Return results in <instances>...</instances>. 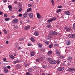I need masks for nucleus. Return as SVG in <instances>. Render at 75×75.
Masks as SVG:
<instances>
[{
    "instance_id": "obj_1",
    "label": "nucleus",
    "mask_w": 75,
    "mask_h": 75,
    "mask_svg": "<svg viewBox=\"0 0 75 75\" xmlns=\"http://www.w3.org/2000/svg\"><path fill=\"white\" fill-rule=\"evenodd\" d=\"M57 18L56 17H53L50 18V20H49L47 21V23H49L52 22V21H55V20H57Z\"/></svg>"
},
{
    "instance_id": "obj_2",
    "label": "nucleus",
    "mask_w": 75,
    "mask_h": 75,
    "mask_svg": "<svg viewBox=\"0 0 75 75\" xmlns=\"http://www.w3.org/2000/svg\"><path fill=\"white\" fill-rule=\"evenodd\" d=\"M68 37L71 38H75V35L73 34H69L68 35Z\"/></svg>"
},
{
    "instance_id": "obj_3",
    "label": "nucleus",
    "mask_w": 75,
    "mask_h": 75,
    "mask_svg": "<svg viewBox=\"0 0 75 75\" xmlns=\"http://www.w3.org/2000/svg\"><path fill=\"white\" fill-rule=\"evenodd\" d=\"M50 33V35H57L58 34L57 32L55 31H51Z\"/></svg>"
},
{
    "instance_id": "obj_4",
    "label": "nucleus",
    "mask_w": 75,
    "mask_h": 75,
    "mask_svg": "<svg viewBox=\"0 0 75 75\" xmlns=\"http://www.w3.org/2000/svg\"><path fill=\"white\" fill-rule=\"evenodd\" d=\"M67 71H69V72H73V71H75V68H71L68 69Z\"/></svg>"
},
{
    "instance_id": "obj_5",
    "label": "nucleus",
    "mask_w": 75,
    "mask_h": 75,
    "mask_svg": "<svg viewBox=\"0 0 75 75\" xmlns=\"http://www.w3.org/2000/svg\"><path fill=\"white\" fill-rule=\"evenodd\" d=\"M50 63L52 64H57V61L55 60H50Z\"/></svg>"
},
{
    "instance_id": "obj_6",
    "label": "nucleus",
    "mask_w": 75,
    "mask_h": 75,
    "mask_svg": "<svg viewBox=\"0 0 75 75\" xmlns=\"http://www.w3.org/2000/svg\"><path fill=\"white\" fill-rule=\"evenodd\" d=\"M64 68L63 67H59L58 68L57 70L58 71H64Z\"/></svg>"
},
{
    "instance_id": "obj_7",
    "label": "nucleus",
    "mask_w": 75,
    "mask_h": 75,
    "mask_svg": "<svg viewBox=\"0 0 75 75\" xmlns=\"http://www.w3.org/2000/svg\"><path fill=\"white\" fill-rule=\"evenodd\" d=\"M18 22V19H14L12 21V23L13 24H16V23H17Z\"/></svg>"
},
{
    "instance_id": "obj_8",
    "label": "nucleus",
    "mask_w": 75,
    "mask_h": 75,
    "mask_svg": "<svg viewBox=\"0 0 75 75\" xmlns=\"http://www.w3.org/2000/svg\"><path fill=\"white\" fill-rule=\"evenodd\" d=\"M28 14V13L27 12H25L24 13L23 16V17L24 18H25L27 17V15Z\"/></svg>"
},
{
    "instance_id": "obj_9",
    "label": "nucleus",
    "mask_w": 75,
    "mask_h": 75,
    "mask_svg": "<svg viewBox=\"0 0 75 75\" xmlns=\"http://www.w3.org/2000/svg\"><path fill=\"white\" fill-rule=\"evenodd\" d=\"M64 14L66 15H70L71 13L69 11H66L64 12Z\"/></svg>"
},
{
    "instance_id": "obj_10",
    "label": "nucleus",
    "mask_w": 75,
    "mask_h": 75,
    "mask_svg": "<svg viewBox=\"0 0 75 75\" xmlns=\"http://www.w3.org/2000/svg\"><path fill=\"white\" fill-rule=\"evenodd\" d=\"M8 8L9 9V10L10 11H12V9L13 8L12 6L9 5L8 6Z\"/></svg>"
},
{
    "instance_id": "obj_11",
    "label": "nucleus",
    "mask_w": 75,
    "mask_h": 75,
    "mask_svg": "<svg viewBox=\"0 0 75 75\" xmlns=\"http://www.w3.org/2000/svg\"><path fill=\"white\" fill-rule=\"evenodd\" d=\"M4 71L5 73H7L8 72V70L6 69V67H4Z\"/></svg>"
},
{
    "instance_id": "obj_12",
    "label": "nucleus",
    "mask_w": 75,
    "mask_h": 75,
    "mask_svg": "<svg viewBox=\"0 0 75 75\" xmlns=\"http://www.w3.org/2000/svg\"><path fill=\"white\" fill-rule=\"evenodd\" d=\"M37 17L38 18L40 19L41 17V16L39 13H37Z\"/></svg>"
},
{
    "instance_id": "obj_13",
    "label": "nucleus",
    "mask_w": 75,
    "mask_h": 75,
    "mask_svg": "<svg viewBox=\"0 0 75 75\" xmlns=\"http://www.w3.org/2000/svg\"><path fill=\"white\" fill-rule=\"evenodd\" d=\"M29 16L30 18H33V13H30L29 14Z\"/></svg>"
},
{
    "instance_id": "obj_14",
    "label": "nucleus",
    "mask_w": 75,
    "mask_h": 75,
    "mask_svg": "<svg viewBox=\"0 0 75 75\" xmlns=\"http://www.w3.org/2000/svg\"><path fill=\"white\" fill-rule=\"evenodd\" d=\"M56 52L57 54V56H60V53H59V52L57 50L56 51Z\"/></svg>"
},
{
    "instance_id": "obj_15",
    "label": "nucleus",
    "mask_w": 75,
    "mask_h": 75,
    "mask_svg": "<svg viewBox=\"0 0 75 75\" xmlns=\"http://www.w3.org/2000/svg\"><path fill=\"white\" fill-rule=\"evenodd\" d=\"M34 35L35 36H38L39 35V33L37 32H35L34 33Z\"/></svg>"
},
{
    "instance_id": "obj_16",
    "label": "nucleus",
    "mask_w": 75,
    "mask_h": 75,
    "mask_svg": "<svg viewBox=\"0 0 75 75\" xmlns=\"http://www.w3.org/2000/svg\"><path fill=\"white\" fill-rule=\"evenodd\" d=\"M65 30H66V31H69V30H70V29H69V28L67 27H66L65 28Z\"/></svg>"
},
{
    "instance_id": "obj_17",
    "label": "nucleus",
    "mask_w": 75,
    "mask_h": 75,
    "mask_svg": "<svg viewBox=\"0 0 75 75\" xmlns=\"http://www.w3.org/2000/svg\"><path fill=\"white\" fill-rule=\"evenodd\" d=\"M72 59V57L70 56L67 59L68 61H71Z\"/></svg>"
},
{
    "instance_id": "obj_18",
    "label": "nucleus",
    "mask_w": 75,
    "mask_h": 75,
    "mask_svg": "<svg viewBox=\"0 0 75 75\" xmlns=\"http://www.w3.org/2000/svg\"><path fill=\"white\" fill-rule=\"evenodd\" d=\"M30 55L31 56H34L35 55V53H34V52H30Z\"/></svg>"
},
{
    "instance_id": "obj_19",
    "label": "nucleus",
    "mask_w": 75,
    "mask_h": 75,
    "mask_svg": "<svg viewBox=\"0 0 75 75\" xmlns=\"http://www.w3.org/2000/svg\"><path fill=\"white\" fill-rule=\"evenodd\" d=\"M52 53V52L51 51H50L48 52H47V54L48 55H51Z\"/></svg>"
},
{
    "instance_id": "obj_20",
    "label": "nucleus",
    "mask_w": 75,
    "mask_h": 75,
    "mask_svg": "<svg viewBox=\"0 0 75 75\" xmlns=\"http://www.w3.org/2000/svg\"><path fill=\"white\" fill-rule=\"evenodd\" d=\"M18 62H19V60H17L16 61H14L13 62V64H16V63H18Z\"/></svg>"
},
{
    "instance_id": "obj_21",
    "label": "nucleus",
    "mask_w": 75,
    "mask_h": 75,
    "mask_svg": "<svg viewBox=\"0 0 75 75\" xmlns=\"http://www.w3.org/2000/svg\"><path fill=\"white\" fill-rule=\"evenodd\" d=\"M38 47H39V48H42V44H41V43H38Z\"/></svg>"
},
{
    "instance_id": "obj_22",
    "label": "nucleus",
    "mask_w": 75,
    "mask_h": 75,
    "mask_svg": "<svg viewBox=\"0 0 75 75\" xmlns=\"http://www.w3.org/2000/svg\"><path fill=\"white\" fill-rule=\"evenodd\" d=\"M9 56L10 57V58H11V59H14V56L10 54L9 55Z\"/></svg>"
},
{
    "instance_id": "obj_23",
    "label": "nucleus",
    "mask_w": 75,
    "mask_h": 75,
    "mask_svg": "<svg viewBox=\"0 0 75 75\" xmlns=\"http://www.w3.org/2000/svg\"><path fill=\"white\" fill-rule=\"evenodd\" d=\"M30 26H27L25 28V30H28V29H30Z\"/></svg>"
},
{
    "instance_id": "obj_24",
    "label": "nucleus",
    "mask_w": 75,
    "mask_h": 75,
    "mask_svg": "<svg viewBox=\"0 0 75 75\" xmlns=\"http://www.w3.org/2000/svg\"><path fill=\"white\" fill-rule=\"evenodd\" d=\"M31 11V8H30L27 9V12H30V11Z\"/></svg>"
},
{
    "instance_id": "obj_25",
    "label": "nucleus",
    "mask_w": 75,
    "mask_h": 75,
    "mask_svg": "<svg viewBox=\"0 0 75 75\" xmlns=\"http://www.w3.org/2000/svg\"><path fill=\"white\" fill-rule=\"evenodd\" d=\"M62 11V9H59V10H57V11H56V13H58L59 12H61Z\"/></svg>"
},
{
    "instance_id": "obj_26",
    "label": "nucleus",
    "mask_w": 75,
    "mask_h": 75,
    "mask_svg": "<svg viewBox=\"0 0 75 75\" xmlns=\"http://www.w3.org/2000/svg\"><path fill=\"white\" fill-rule=\"evenodd\" d=\"M30 40L32 42H34L35 41V40H34V38H30Z\"/></svg>"
},
{
    "instance_id": "obj_27",
    "label": "nucleus",
    "mask_w": 75,
    "mask_h": 75,
    "mask_svg": "<svg viewBox=\"0 0 75 75\" xmlns=\"http://www.w3.org/2000/svg\"><path fill=\"white\" fill-rule=\"evenodd\" d=\"M5 20L6 21H8L10 20V18H6L5 19Z\"/></svg>"
},
{
    "instance_id": "obj_28",
    "label": "nucleus",
    "mask_w": 75,
    "mask_h": 75,
    "mask_svg": "<svg viewBox=\"0 0 75 75\" xmlns=\"http://www.w3.org/2000/svg\"><path fill=\"white\" fill-rule=\"evenodd\" d=\"M73 29L75 30V23H74L73 25Z\"/></svg>"
},
{
    "instance_id": "obj_29",
    "label": "nucleus",
    "mask_w": 75,
    "mask_h": 75,
    "mask_svg": "<svg viewBox=\"0 0 75 75\" xmlns=\"http://www.w3.org/2000/svg\"><path fill=\"white\" fill-rule=\"evenodd\" d=\"M52 47H53V45L51 44L48 47L50 48H51Z\"/></svg>"
},
{
    "instance_id": "obj_30",
    "label": "nucleus",
    "mask_w": 75,
    "mask_h": 75,
    "mask_svg": "<svg viewBox=\"0 0 75 75\" xmlns=\"http://www.w3.org/2000/svg\"><path fill=\"white\" fill-rule=\"evenodd\" d=\"M35 5H36V4L35 3L33 4H32V6H33V7L35 8Z\"/></svg>"
},
{
    "instance_id": "obj_31",
    "label": "nucleus",
    "mask_w": 75,
    "mask_h": 75,
    "mask_svg": "<svg viewBox=\"0 0 75 75\" xmlns=\"http://www.w3.org/2000/svg\"><path fill=\"white\" fill-rule=\"evenodd\" d=\"M67 45H70L71 44V42L69 41H68L67 42Z\"/></svg>"
},
{
    "instance_id": "obj_32",
    "label": "nucleus",
    "mask_w": 75,
    "mask_h": 75,
    "mask_svg": "<svg viewBox=\"0 0 75 75\" xmlns=\"http://www.w3.org/2000/svg\"><path fill=\"white\" fill-rule=\"evenodd\" d=\"M64 56H60V59H64Z\"/></svg>"
},
{
    "instance_id": "obj_33",
    "label": "nucleus",
    "mask_w": 75,
    "mask_h": 75,
    "mask_svg": "<svg viewBox=\"0 0 75 75\" xmlns=\"http://www.w3.org/2000/svg\"><path fill=\"white\" fill-rule=\"evenodd\" d=\"M3 31L4 32V33H5V34H7V31H6V30H3Z\"/></svg>"
},
{
    "instance_id": "obj_34",
    "label": "nucleus",
    "mask_w": 75,
    "mask_h": 75,
    "mask_svg": "<svg viewBox=\"0 0 75 75\" xmlns=\"http://www.w3.org/2000/svg\"><path fill=\"white\" fill-rule=\"evenodd\" d=\"M22 10H23V9L22 8H20L19 9L18 11L19 12H21V11H22Z\"/></svg>"
},
{
    "instance_id": "obj_35",
    "label": "nucleus",
    "mask_w": 75,
    "mask_h": 75,
    "mask_svg": "<svg viewBox=\"0 0 75 75\" xmlns=\"http://www.w3.org/2000/svg\"><path fill=\"white\" fill-rule=\"evenodd\" d=\"M45 43L46 44H47V45H48V44H49V42L48 41H46L45 42Z\"/></svg>"
},
{
    "instance_id": "obj_36",
    "label": "nucleus",
    "mask_w": 75,
    "mask_h": 75,
    "mask_svg": "<svg viewBox=\"0 0 75 75\" xmlns=\"http://www.w3.org/2000/svg\"><path fill=\"white\" fill-rule=\"evenodd\" d=\"M51 3L53 5H54V0H52Z\"/></svg>"
},
{
    "instance_id": "obj_37",
    "label": "nucleus",
    "mask_w": 75,
    "mask_h": 75,
    "mask_svg": "<svg viewBox=\"0 0 75 75\" xmlns=\"http://www.w3.org/2000/svg\"><path fill=\"white\" fill-rule=\"evenodd\" d=\"M47 28H51V25H47Z\"/></svg>"
},
{
    "instance_id": "obj_38",
    "label": "nucleus",
    "mask_w": 75,
    "mask_h": 75,
    "mask_svg": "<svg viewBox=\"0 0 75 75\" xmlns=\"http://www.w3.org/2000/svg\"><path fill=\"white\" fill-rule=\"evenodd\" d=\"M30 64L29 63H28L25 65V67H27V66H29Z\"/></svg>"
},
{
    "instance_id": "obj_39",
    "label": "nucleus",
    "mask_w": 75,
    "mask_h": 75,
    "mask_svg": "<svg viewBox=\"0 0 75 75\" xmlns=\"http://www.w3.org/2000/svg\"><path fill=\"white\" fill-rule=\"evenodd\" d=\"M3 60L4 61V62H5L7 60V59H6V58H4L3 59Z\"/></svg>"
},
{
    "instance_id": "obj_40",
    "label": "nucleus",
    "mask_w": 75,
    "mask_h": 75,
    "mask_svg": "<svg viewBox=\"0 0 75 75\" xmlns=\"http://www.w3.org/2000/svg\"><path fill=\"white\" fill-rule=\"evenodd\" d=\"M62 6H58L57 7V8H62Z\"/></svg>"
},
{
    "instance_id": "obj_41",
    "label": "nucleus",
    "mask_w": 75,
    "mask_h": 75,
    "mask_svg": "<svg viewBox=\"0 0 75 75\" xmlns=\"http://www.w3.org/2000/svg\"><path fill=\"white\" fill-rule=\"evenodd\" d=\"M57 64H60V62L59 60L57 61Z\"/></svg>"
},
{
    "instance_id": "obj_42",
    "label": "nucleus",
    "mask_w": 75,
    "mask_h": 75,
    "mask_svg": "<svg viewBox=\"0 0 75 75\" xmlns=\"http://www.w3.org/2000/svg\"><path fill=\"white\" fill-rule=\"evenodd\" d=\"M18 16L19 17H21L22 16H23V14H20L18 15Z\"/></svg>"
},
{
    "instance_id": "obj_43",
    "label": "nucleus",
    "mask_w": 75,
    "mask_h": 75,
    "mask_svg": "<svg viewBox=\"0 0 75 75\" xmlns=\"http://www.w3.org/2000/svg\"><path fill=\"white\" fill-rule=\"evenodd\" d=\"M4 17H7V14H5L4 15Z\"/></svg>"
},
{
    "instance_id": "obj_44",
    "label": "nucleus",
    "mask_w": 75,
    "mask_h": 75,
    "mask_svg": "<svg viewBox=\"0 0 75 75\" xmlns=\"http://www.w3.org/2000/svg\"><path fill=\"white\" fill-rule=\"evenodd\" d=\"M42 67L43 68H46V66L44 65H42Z\"/></svg>"
},
{
    "instance_id": "obj_45",
    "label": "nucleus",
    "mask_w": 75,
    "mask_h": 75,
    "mask_svg": "<svg viewBox=\"0 0 75 75\" xmlns=\"http://www.w3.org/2000/svg\"><path fill=\"white\" fill-rule=\"evenodd\" d=\"M28 6L29 7H31V4H29L28 5Z\"/></svg>"
},
{
    "instance_id": "obj_46",
    "label": "nucleus",
    "mask_w": 75,
    "mask_h": 75,
    "mask_svg": "<svg viewBox=\"0 0 75 75\" xmlns=\"http://www.w3.org/2000/svg\"><path fill=\"white\" fill-rule=\"evenodd\" d=\"M47 60H48L49 61L51 60V58H47Z\"/></svg>"
},
{
    "instance_id": "obj_47",
    "label": "nucleus",
    "mask_w": 75,
    "mask_h": 75,
    "mask_svg": "<svg viewBox=\"0 0 75 75\" xmlns=\"http://www.w3.org/2000/svg\"><path fill=\"white\" fill-rule=\"evenodd\" d=\"M18 6H19V7H20L21 6V4L19 3L18 4Z\"/></svg>"
},
{
    "instance_id": "obj_48",
    "label": "nucleus",
    "mask_w": 75,
    "mask_h": 75,
    "mask_svg": "<svg viewBox=\"0 0 75 75\" xmlns=\"http://www.w3.org/2000/svg\"><path fill=\"white\" fill-rule=\"evenodd\" d=\"M7 68L8 69H10V68H11V67H10V66H8L7 67Z\"/></svg>"
},
{
    "instance_id": "obj_49",
    "label": "nucleus",
    "mask_w": 75,
    "mask_h": 75,
    "mask_svg": "<svg viewBox=\"0 0 75 75\" xmlns=\"http://www.w3.org/2000/svg\"><path fill=\"white\" fill-rule=\"evenodd\" d=\"M4 3H6V2H7V0H4L3 1Z\"/></svg>"
},
{
    "instance_id": "obj_50",
    "label": "nucleus",
    "mask_w": 75,
    "mask_h": 75,
    "mask_svg": "<svg viewBox=\"0 0 75 75\" xmlns=\"http://www.w3.org/2000/svg\"><path fill=\"white\" fill-rule=\"evenodd\" d=\"M26 75H30V73L28 72H27L26 73Z\"/></svg>"
},
{
    "instance_id": "obj_51",
    "label": "nucleus",
    "mask_w": 75,
    "mask_h": 75,
    "mask_svg": "<svg viewBox=\"0 0 75 75\" xmlns=\"http://www.w3.org/2000/svg\"><path fill=\"white\" fill-rule=\"evenodd\" d=\"M36 61L37 62H39V59H36Z\"/></svg>"
},
{
    "instance_id": "obj_52",
    "label": "nucleus",
    "mask_w": 75,
    "mask_h": 75,
    "mask_svg": "<svg viewBox=\"0 0 75 75\" xmlns=\"http://www.w3.org/2000/svg\"><path fill=\"white\" fill-rule=\"evenodd\" d=\"M2 13H3V12H0V15H1Z\"/></svg>"
},
{
    "instance_id": "obj_53",
    "label": "nucleus",
    "mask_w": 75,
    "mask_h": 75,
    "mask_svg": "<svg viewBox=\"0 0 75 75\" xmlns=\"http://www.w3.org/2000/svg\"><path fill=\"white\" fill-rule=\"evenodd\" d=\"M34 28H35L34 27H33L31 28V29L32 30H34Z\"/></svg>"
},
{
    "instance_id": "obj_54",
    "label": "nucleus",
    "mask_w": 75,
    "mask_h": 75,
    "mask_svg": "<svg viewBox=\"0 0 75 75\" xmlns=\"http://www.w3.org/2000/svg\"><path fill=\"white\" fill-rule=\"evenodd\" d=\"M28 46H31V44H28Z\"/></svg>"
},
{
    "instance_id": "obj_55",
    "label": "nucleus",
    "mask_w": 75,
    "mask_h": 75,
    "mask_svg": "<svg viewBox=\"0 0 75 75\" xmlns=\"http://www.w3.org/2000/svg\"><path fill=\"white\" fill-rule=\"evenodd\" d=\"M14 3L15 4H17V2L16 1H15Z\"/></svg>"
},
{
    "instance_id": "obj_56",
    "label": "nucleus",
    "mask_w": 75,
    "mask_h": 75,
    "mask_svg": "<svg viewBox=\"0 0 75 75\" xmlns=\"http://www.w3.org/2000/svg\"><path fill=\"white\" fill-rule=\"evenodd\" d=\"M20 49H21V47H18V49H19V50H20Z\"/></svg>"
},
{
    "instance_id": "obj_57",
    "label": "nucleus",
    "mask_w": 75,
    "mask_h": 75,
    "mask_svg": "<svg viewBox=\"0 0 75 75\" xmlns=\"http://www.w3.org/2000/svg\"><path fill=\"white\" fill-rule=\"evenodd\" d=\"M8 41H6V44H8Z\"/></svg>"
},
{
    "instance_id": "obj_58",
    "label": "nucleus",
    "mask_w": 75,
    "mask_h": 75,
    "mask_svg": "<svg viewBox=\"0 0 75 75\" xmlns=\"http://www.w3.org/2000/svg\"><path fill=\"white\" fill-rule=\"evenodd\" d=\"M20 41H23V39H22V38L20 39Z\"/></svg>"
},
{
    "instance_id": "obj_59",
    "label": "nucleus",
    "mask_w": 75,
    "mask_h": 75,
    "mask_svg": "<svg viewBox=\"0 0 75 75\" xmlns=\"http://www.w3.org/2000/svg\"><path fill=\"white\" fill-rule=\"evenodd\" d=\"M72 1L73 2H74L75 1V0H72Z\"/></svg>"
},
{
    "instance_id": "obj_60",
    "label": "nucleus",
    "mask_w": 75,
    "mask_h": 75,
    "mask_svg": "<svg viewBox=\"0 0 75 75\" xmlns=\"http://www.w3.org/2000/svg\"><path fill=\"white\" fill-rule=\"evenodd\" d=\"M68 65H70V63H68Z\"/></svg>"
},
{
    "instance_id": "obj_61",
    "label": "nucleus",
    "mask_w": 75,
    "mask_h": 75,
    "mask_svg": "<svg viewBox=\"0 0 75 75\" xmlns=\"http://www.w3.org/2000/svg\"><path fill=\"white\" fill-rule=\"evenodd\" d=\"M58 45V44H56L54 45V46H57Z\"/></svg>"
},
{
    "instance_id": "obj_62",
    "label": "nucleus",
    "mask_w": 75,
    "mask_h": 75,
    "mask_svg": "<svg viewBox=\"0 0 75 75\" xmlns=\"http://www.w3.org/2000/svg\"><path fill=\"white\" fill-rule=\"evenodd\" d=\"M20 23H21V24H22V21H21L20 22Z\"/></svg>"
},
{
    "instance_id": "obj_63",
    "label": "nucleus",
    "mask_w": 75,
    "mask_h": 75,
    "mask_svg": "<svg viewBox=\"0 0 75 75\" xmlns=\"http://www.w3.org/2000/svg\"><path fill=\"white\" fill-rule=\"evenodd\" d=\"M17 55V54H14V56H16Z\"/></svg>"
},
{
    "instance_id": "obj_64",
    "label": "nucleus",
    "mask_w": 75,
    "mask_h": 75,
    "mask_svg": "<svg viewBox=\"0 0 75 75\" xmlns=\"http://www.w3.org/2000/svg\"><path fill=\"white\" fill-rule=\"evenodd\" d=\"M42 75H45L44 74H42Z\"/></svg>"
}]
</instances>
